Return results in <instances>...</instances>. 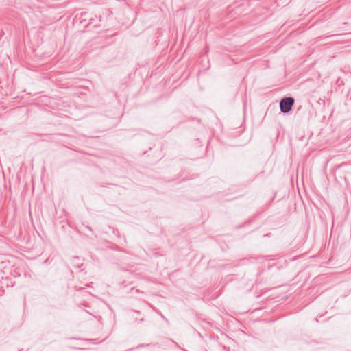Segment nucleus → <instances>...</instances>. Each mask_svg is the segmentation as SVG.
I'll use <instances>...</instances> for the list:
<instances>
[{
	"instance_id": "f257e3e1",
	"label": "nucleus",
	"mask_w": 351,
	"mask_h": 351,
	"mask_svg": "<svg viewBox=\"0 0 351 351\" xmlns=\"http://www.w3.org/2000/svg\"><path fill=\"white\" fill-rule=\"evenodd\" d=\"M295 103L292 97H283L280 101V109L281 112L286 114L291 111Z\"/></svg>"
},
{
	"instance_id": "f03ea898",
	"label": "nucleus",
	"mask_w": 351,
	"mask_h": 351,
	"mask_svg": "<svg viewBox=\"0 0 351 351\" xmlns=\"http://www.w3.org/2000/svg\"><path fill=\"white\" fill-rule=\"evenodd\" d=\"M150 344H139L138 346H136V348H142V347H147V346H149Z\"/></svg>"
},
{
	"instance_id": "7ed1b4c3",
	"label": "nucleus",
	"mask_w": 351,
	"mask_h": 351,
	"mask_svg": "<svg viewBox=\"0 0 351 351\" xmlns=\"http://www.w3.org/2000/svg\"><path fill=\"white\" fill-rule=\"evenodd\" d=\"M136 292L139 293V292H140V290H139V289H136Z\"/></svg>"
},
{
	"instance_id": "20e7f679",
	"label": "nucleus",
	"mask_w": 351,
	"mask_h": 351,
	"mask_svg": "<svg viewBox=\"0 0 351 351\" xmlns=\"http://www.w3.org/2000/svg\"><path fill=\"white\" fill-rule=\"evenodd\" d=\"M134 350V348H131V349H129V350H125V351H130V350Z\"/></svg>"
}]
</instances>
